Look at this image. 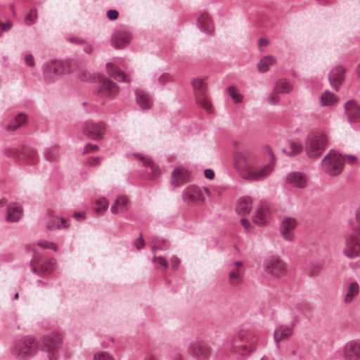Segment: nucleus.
Returning <instances> with one entry per match:
<instances>
[{"label":"nucleus","instance_id":"1","mask_svg":"<svg viewBox=\"0 0 360 360\" xmlns=\"http://www.w3.org/2000/svg\"><path fill=\"white\" fill-rule=\"evenodd\" d=\"M264 273L274 279H280L288 274L287 263L278 255L266 257L263 262Z\"/></svg>","mask_w":360,"mask_h":360},{"label":"nucleus","instance_id":"2","mask_svg":"<svg viewBox=\"0 0 360 360\" xmlns=\"http://www.w3.org/2000/svg\"><path fill=\"white\" fill-rule=\"evenodd\" d=\"M265 151L270 157L269 162L264 165H249V181H263L273 172L276 162V157L270 147H266Z\"/></svg>","mask_w":360,"mask_h":360},{"label":"nucleus","instance_id":"3","mask_svg":"<svg viewBox=\"0 0 360 360\" xmlns=\"http://www.w3.org/2000/svg\"><path fill=\"white\" fill-rule=\"evenodd\" d=\"M327 137L322 131L315 132L307 138L305 142V150L309 158H319L326 148Z\"/></svg>","mask_w":360,"mask_h":360},{"label":"nucleus","instance_id":"4","mask_svg":"<svg viewBox=\"0 0 360 360\" xmlns=\"http://www.w3.org/2000/svg\"><path fill=\"white\" fill-rule=\"evenodd\" d=\"M39 348V342L32 337H27L15 345L12 353L20 359H27L33 356Z\"/></svg>","mask_w":360,"mask_h":360},{"label":"nucleus","instance_id":"5","mask_svg":"<svg viewBox=\"0 0 360 360\" xmlns=\"http://www.w3.org/2000/svg\"><path fill=\"white\" fill-rule=\"evenodd\" d=\"M344 158L337 152H329L322 160L323 171L330 176H337L343 169Z\"/></svg>","mask_w":360,"mask_h":360},{"label":"nucleus","instance_id":"6","mask_svg":"<svg viewBox=\"0 0 360 360\" xmlns=\"http://www.w3.org/2000/svg\"><path fill=\"white\" fill-rule=\"evenodd\" d=\"M197 104L203 108L207 112L212 113V106L207 96V85L202 79H194L192 82Z\"/></svg>","mask_w":360,"mask_h":360},{"label":"nucleus","instance_id":"7","mask_svg":"<svg viewBox=\"0 0 360 360\" xmlns=\"http://www.w3.org/2000/svg\"><path fill=\"white\" fill-rule=\"evenodd\" d=\"M187 352L198 360H207L211 354V349L205 341L195 340L189 343Z\"/></svg>","mask_w":360,"mask_h":360},{"label":"nucleus","instance_id":"8","mask_svg":"<svg viewBox=\"0 0 360 360\" xmlns=\"http://www.w3.org/2000/svg\"><path fill=\"white\" fill-rule=\"evenodd\" d=\"M235 146L234 150V158L233 165L236 169L240 174V176L246 179L247 175V167H248V159L245 150H243L241 143L239 141H235L233 142Z\"/></svg>","mask_w":360,"mask_h":360},{"label":"nucleus","instance_id":"9","mask_svg":"<svg viewBox=\"0 0 360 360\" xmlns=\"http://www.w3.org/2000/svg\"><path fill=\"white\" fill-rule=\"evenodd\" d=\"M208 193L207 188H200L191 186L186 188L182 194L183 200L188 205L202 202L205 200V195Z\"/></svg>","mask_w":360,"mask_h":360},{"label":"nucleus","instance_id":"10","mask_svg":"<svg viewBox=\"0 0 360 360\" xmlns=\"http://www.w3.org/2000/svg\"><path fill=\"white\" fill-rule=\"evenodd\" d=\"M62 343L61 334L58 332H53L41 338V342H39V347L43 351L54 352L60 347Z\"/></svg>","mask_w":360,"mask_h":360},{"label":"nucleus","instance_id":"11","mask_svg":"<svg viewBox=\"0 0 360 360\" xmlns=\"http://www.w3.org/2000/svg\"><path fill=\"white\" fill-rule=\"evenodd\" d=\"M105 124L103 122H94L87 121L83 124L84 134L93 140H100L105 132Z\"/></svg>","mask_w":360,"mask_h":360},{"label":"nucleus","instance_id":"12","mask_svg":"<svg viewBox=\"0 0 360 360\" xmlns=\"http://www.w3.org/2000/svg\"><path fill=\"white\" fill-rule=\"evenodd\" d=\"M11 155L20 164L34 165L37 160L36 150L29 148L13 149Z\"/></svg>","mask_w":360,"mask_h":360},{"label":"nucleus","instance_id":"13","mask_svg":"<svg viewBox=\"0 0 360 360\" xmlns=\"http://www.w3.org/2000/svg\"><path fill=\"white\" fill-rule=\"evenodd\" d=\"M345 255L349 258H354L360 255V230L350 235L346 240Z\"/></svg>","mask_w":360,"mask_h":360},{"label":"nucleus","instance_id":"14","mask_svg":"<svg viewBox=\"0 0 360 360\" xmlns=\"http://www.w3.org/2000/svg\"><path fill=\"white\" fill-rule=\"evenodd\" d=\"M247 343V334L245 330L238 331L233 338L232 341V352L238 354L241 356H245L247 354L246 349Z\"/></svg>","mask_w":360,"mask_h":360},{"label":"nucleus","instance_id":"15","mask_svg":"<svg viewBox=\"0 0 360 360\" xmlns=\"http://www.w3.org/2000/svg\"><path fill=\"white\" fill-rule=\"evenodd\" d=\"M342 355L345 360H360V340L347 342L344 345Z\"/></svg>","mask_w":360,"mask_h":360},{"label":"nucleus","instance_id":"16","mask_svg":"<svg viewBox=\"0 0 360 360\" xmlns=\"http://www.w3.org/2000/svg\"><path fill=\"white\" fill-rule=\"evenodd\" d=\"M297 221L294 218H285L281 224V234L287 241L292 242L295 240L294 230L297 226Z\"/></svg>","mask_w":360,"mask_h":360},{"label":"nucleus","instance_id":"17","mask_svg":"<svg viewBox=\"0 0 360 360\" xmlns=\"http://www.w3.org/2000/svg\"><path fill=\"white\" fill-rule=\"evenodd\" d=\"M64 72L63 63L60 61H51L47 63L44 75L49 82H53Z\"/></svg>","mask_w":360,"mask_h":360},{"label":"nucleus","instance_id":"18","mask_svg":"<svg viewBox=\"0 0 360 360\" xmlns=\"http://www.w3.org/2000/svg\"><path fill=\"white\" fill-rule=\"evenodd\" d=\"M345 113L348 122H360V105L354 100H349L344 105Z\"/></svg>","mask_w":360,"mask_h":360},{"label":"nucleus","instance_id":"19","mask_svg":"<svg viewBox=\"0 0 360 360\" xmlns=\"http://www.w3.org/2000/svg\"><path fill=\"white\" fill-rule=\"evenodd\" d=\"M131 35L124 30H115L111 38V44L116 49H121L129 43Z\"/></svg>","mask_w":360,"mask_h":360},{"label":"nucleus","instance_id":"20","mask_svg":"<svg viewBox=\"0 0 360 360\" xmlns=\"http://www.w3.org/2000/svg\"><path fill=\"white\" fill-rule=\"evenodd\" d=\"M119 92V87L117 84L110 79H103L101 86L98 91L102 96L108 98L115 97Z\"/></svg>","mask_w":360,"mask_h":360},{"label":"nucleus","instance_id":"21","mask_svg":"<svg viewBox=\"0 0 360 360\" xmlns=\"http://www.w3.org/2000/svg\"><path fill=\"white\" fill-rule=\"evenodd\" d=\"M345 68L342 66L334 67L329 73V81L334 89H338L342 83L345 77Z\"/></svg>","mask_w":360,"mask_h":360},{"label":"nucleus","instance_id":"22","mask_svg":"<svg viewBox=\"0 0 360 360\" xmlns=\"http://www.w3.org/2000/svg\"><path fill=\"white\" fill-rule=\"evenodd\" d=\"M292 327L290 326L281 325L278 326L274 333V339L277 345L289 339L292 335Z\"/></svg>","mask_w":360,"mask_h":360},{"label":"nucleus","instance_id":"23","mask_svg":"<svg viewBox=\"0 0 360 360\" xmlns=\"http://www.w3.org/2000/svg\"><path fill=\"white\" fill-rule=\"evenodd\" d=\"M248 211V199L246 197L240 198L236 203V212L242 217L240 222L245 229H248V219L245 218Z\"/></svg>","mask_w":360,"mask_h":360},{"label":"nucleus","instance_id":"24","mask_svg":"<svg viewBox=\"0 0 360 360\" xmlns=\"http://www.w3.org/2000/svg\"><path fill=\"white\" fill-rule=\"evenodd\" d=\"M188 181V172L184 168H176L172 174V184L179 186Z\"/></svg>","mask_w":360,"mask_h":360},{"label":"nucleus","instance_id":"25","mask_svg":"<svg viewBox=\"0 0 360 360\" xmlns=\"http://www.w3.org/2000/svg\"><path fill=\"white\" fill-rule=\"evenodd\" d=\"M106 68L108 75L118 82H128L130 81L129 76L124 74L113 63H107Z\"/></svg>","mask_w":360,"mask_h":360},{"label":"nucleus","instance_id":"26","mask_svg":"<svg viewBox=\"0 0 360 360\" xmlns=\"http://www.w3.org/2000/svg\"><path fill=\"white\" fill-rule=\"evenodd\" d=\"M23 210L20 205L11 203L7 207L6 219L9 222H16L22 216Z\"/></svg>","mask_w":360,"mask_h":360},{"label":"nucleus","instance_id":"27","mask_svg":"<svg viewBox=\"0 0 360 360\" xmlns=\"http://www.w3.org/2000/svg\"><path fill=\"white\" fill-rule=\"evenodd\" d=\"M129 208V201L127 196H118L111 207V212L112 214H119L126 212Z\"/></svg>","mask_w":360,"mask_h":360},{"label":"nucleus","instance_id":"28","mask_svg":"<svg viewBox=\"0 0 360 360\" xmlns=\"http://www.w3.org/2000/svg\"><path fill=\"white\" fill-rule=\"evenodd\" d=\"M198 26L202 32L207 34L212 33L214 30L210 16L205 12L201 13L198 18Z\"/></svg>","mask_w":360,"mask_h":360},{"label":"nucleus","instance_id":"29","mask_svg":"<svg viewBox=\"0 0 360 360\" xmlns=\"http://www.w3.org/2000/svg\"><path fill=\"white\" fill-rule=\"evenodd\" d=\"M136 98L137 103L143 110H148L152 105L151 97L143 90H136Z\"/></svg>","mask_w":360,"mask_h":360},{"label":"nucleus","instance_id":"30","mask_svg":"<svg viewBox=\"0 0 360 360\" xmlns=\"http://www.w3.org/2000/svg\"><path fill=\"white\" fill-rule=\"evenodd\" d=\"M234 264L236 266L235 269L229 273V283L233 286H238L241 283L243 271L239 268L242 265L240 262H236Z\"/></svg>","mask_w":360,"mask_h":360},{"label":"nucleus","instance_id":"31","mask_svg":"<svg viewBox=\"0 0 360 360\" xmlns=\"http://www.w3.org/2000/svg\"><path fill=\"white\" fill-rule=\"evenodd\" d=\"M277 63V58L271 55L262 57L257 63V68L260 72H266L270 68Z\"/></svg>","mask_w":360,"mask_h":360},{"label":"nucleus","instance_id":"32","mask_svg":"<svg viewBox=\"0 0 360 360\" xmlns=\"http://www.w3.org/2000/svg\"><path fill=\"white\" fill-rule=\"evenodd\" d=\"M287 181L288 183L299 188H303L307 184L306 176L300 172L290 173L287 176Z\"/></svg>","mask_w":360,"mask_h":360},{"label":"nucleus","instance_id":"33","mask_svg":"<svg viewBox=\"0 0 360 360\" xmlns=\"http://www.w3.org/2000/svg\"><path fill=\"white\" fill-rule=\"evenodd\" d=\"M359 285L356 282H351L348 284L344 301L347 304H349L353 302L354 298L359 295Z\"/></svg>","mask_w":360,"mask_h":360},{"label":"nucleus","instance_id":"34","mask_svg":"<svg viewBox=\"0 0 360 360\" xmlns=\"http://www.w3.org/2000/svg\"><path fill=\"white\" fill-rule=\"evenodd\" d=\"M70 224L66 222L65 219L58 217H51L46 223V228L49 230L60 229L61 228L68 229Z\"/></svg>","mask_w":360,"mask_h":360},{"label":"nucleus","instance_id":"35","mask_svg":"<svg viewBox=\"0 0 360 360\" xmlns=\"http://www.w3.org/2000/svg\"><path fill=\"white\" fill-rule=\"evenodd\" d=\"M293 88L292 84L285 79H278L275 84V93L278 94H289L292 91Z\"/></svg>","mask_w":360,"mask_h":360},{"label":"nucleus","instance_id":"36","mask_svg":"<svg viewBox=\"0 0 360 360\" xmlns=\"http://www.w3.org/2000/svg\"><path fill=\"white\" fill-rule=\"evenodd\" d=\"M267 213L268 209L266 205H262L258 207L255 214L252 217L253 222L258 225L264 224L266 222Z\"/></svg>","mask_w":360,"mask_h":360},{"label":"nucleus","instance_id":"37","mask_svg":"<svg viewBox=\"0 0 360 360\" xmlns=\"http://www.w3.org/2000/svg\"><path fill=\"white\" fill-rule=\"evenodd\" d=\"M338 101V97L333 93L326 91L320 98V101L323 106H330L335 104Z\"/></svg>","mask_w":360,"mask_h":360},{"label":"nucleus","instance_id":"38","mask_svg":"<svg viewBox=\"0 0 360 360\" xmlns=\"http://www.w3.org/2000/svg\"><path fill=\"white\" fill-rule=\"evenodd\" d=\"M302 145L297 141H291L288 148L283 150V153L289 156H294L300 154L302 151Z\"/></svg>","mask_w":360,"mask_h":360},{"label":"nucleus","instance_id":"39","mask_svg":"<svg viewBox=\"0 0 360 360\" xmlns=\"http://www.w3.org/2000/svg\"><path fill=\"white\" fill-rule=\"evenodd\" d=\"M134 155L140 159L143 162L144 165L151 167L153 178H157L159 176V169L158 168V167L155 165V164L149 158L144 156L140 153L134 154Z\"/></svg>","mask_w":360,"mask_h":360},{"label":"nucleus","instance_id":"40","mask_svg":"<svg viewBox=\"0 0 360 360\" xmlns=\"http://www.w3.org/2000/svg\"><path fill=\"white\" fill-rule=\"evenodd\" d=\"M26 121V117L24 114H18L7 126L8 130H15L22 127Z\"/></svg>","mask_w":360,"mask_h":360},{"label":"nucleus","instance_id":"41","mask_svg":"<svg viewBox=\"0 0 360 360\" xmlns=\"http://www.w3.org/2000/svg\"><path fill=\"white\" fill-rule=\"evenodd\" d=\"M59 155V148L56 145H51L44 150V157L47 160H54Z\"/></svg>","mask_w":360,"mask_h":360},{"label":"nucleus","instance_id":"42","mask_svg":"<svg viewBox=\"0 0 360 360\" xmlns=\"http://www.w3.org/2000/svg\"><path fill=\"white\" fill-rule=\"evenodd\" d=\"M39 265V271L41 273L49 274L55 269L56 262L54 259H50L42 264Z\"/></svg>","mask_w":360,"mask_h":360},{"label":"nucleus","instance_id":"43","mask_svg":"<svg viewBox=\"0 0 360 360\" xmlns=\"http://www.w3.org/2000/svg\"><path fill=\"white\" fill-rule=\"evenodd\" d=\"M153 262L156 264V268L159 269L160 266H162V271H165L168 268V262L163 257L154 256Z\"/></svg>","mask_w":360,"mask_h":360},{"label":"nucleus","instance_id":"44","mask_svg":"<svg viewBox=\"0 0 360 360\" xmlns=\"http://www.w3.org/2000/svg\"><path fill=\"white\" fill-rule=\"evenodd\" d=\"M37 18V11L35 8L31 9L25 18V23L27 25H32L35 22Z\"/></svg>","mask_w":360,"mask_h":360},{"label":"nucleus","instance_id":"45","mask_svg":"<svg viewBox=\"0 0 360 360\" xmlns=\"http://www.w3.org/2000/svg\"><path fill=\"white\" fill-rule=\"evenodd\" d=\"M108 201L105 198H99L96 200V209L97 212L105 210L108 207Z\"/></svg>","mask_w":360,"mask_h":360},{"label":"nucleus","instance_id":"46","mask_svg":"<svg viewBox=\"0 0 360 360\" xmlns=\"http://www.w3.org/2000/svg\"><path fill=\"white\" fill-rule=\"evenodd\" d=\"M38 245H39V246H40L41 248H44V249H51L54 252L58 251V246L56 245V243H52V242H49L46 240H41V241L38 242Z\"/></svg>","mask_w":360,"mask_h":360},{"label":"nucleus","instance_id":"47","mask_svg":"<svg viewBox=\"0 0 360 360\" xmlns=\"http://www.w3.org/2000/svg\"><path fill=\"white\" fill-rule=\"evenodd\" d=\"M94 360H115V359L106 352H98L94 354Z\"/></svg>","mask_w":360,"mask_h":360},{"label":"nucleus","instance_id":"48","mask_svg":"<svg viewBox=\"0 0 360 360\" xmlns=\"http://www.w3.org/2000/svg\"><path fill=\"white\" fill-rule=\"evenodd\" d=\"M229 92L232 98L236 102L238 103L240 101V96L238 93V91L236 88L233 86H231L229 88Z\"/></svg>","mask_w":360,"mask_h":360},{"label":"nucleus","instance_id":"49","mask_svg":"<svg viewBox=\"0 0 360 360\" xmlns=\"http://www.w3.org/2000/svg\"><path fill=\"white\" fill-rule=\"evenodd\" d=\"M278 94V93H275V91L274 90V92L271 94L267 98L268 103L271 105H275L278 103L279 101Z\"/></svg>","mask_w":360,"mask_h":360},{"label":"nucleus","instance_id":"50","mask_svg":"<svg viewBox=\"0 0 360 360\" xmlns=\"http://www.w3.org/2000/svg\"><path fill=\"white\" fill-rule=\"evenodd\" d=\"M344 162H346L351 165H355L358 163V158L352 155L343 156Z\"/></svg>","mask_w":360,"mask_h":360},{"label":"nucleus","instance_id":"51","mask_svg":"<svg viewBox=\"0 0 360 360\" xmlns=\"http://www.w3.org/2000/svg\"><path fill=\"white\" fill-rule=\"evenodd\" d=\"M79 78L82 81H89L91 79V75L88 71L82 70L80 72Z\"/></svg>","mask_w":360,"mask_h":360},{"label":"nucleus","instance_id":"52","mask_svg":"<svg viewBox=\"0 0 360 360\" xmlns=\"http://www.w3.org/2000/svg\"><path fill=\"white\" fill-rule=\"evenodd\" d=\"M119 13L116 10H109L107 12V17L110 20H115L117 19Z\"/></svg>","mask_w":360,"mask_h":360},{"label":"nucleus","instance_id":"53","mask_svg":"<svg viewBox=\"0 0 360 360\" xmlns=\"http://www.w3.org/2000/svg\"><path fill=\"white\" fill-rule=\"evenodd\" d=\"M25 61L26 63V64L29 66H34V57L32 54H27L25 56Z\"/></svg>","mask_w":360,"mask_h":360},{"label":"nucleus","instance_id":"54","mask_svg":"<svg viewBox=\"0 0 360 360\" xmlns=\"http://www.w3.org/2000/svg\"><path fill=\"white\" fill-rule=\"evenodd\" d=\"M98 149V146L94 144H87L85 146V152L87 153H93L96 151Z\"/></svg>","mask_w":360,"mask_h":360},{"label":"nucleus","instance_id":"55","mask_svg":"<svg viewBox=\"0 0 360 360\" xmlns=\"http://www.w3.org/2000/svg\"><path fill=\"white\" fill-rule=\"evenodd\" d=\"M269 44V40L266 38H261L259 41V44H258V46H259V49H260V51H262V47L263 46H266Z\"/></svg>","mask_w":360,"mask_h":360},{"label":"nucleus","instance_id":"56","mask_svg":"<svg viewBox=\"0 0 360 360\" xmlns=\"http://www.w3.org/2000/svg\"><path fill=\"white\" fill-rule=\"evenodd\" d=\"M179 263H180V260L176 256H174L171 258V264H172V267L174 269H176L178 268Z\"/></svg>","mask_w":360,"mask_h":360},{"label":"nucleus","instance_id":"57","mask_svg":"<svg viewBox=\"0 0 360 360\" xmlns=\"http://www.w3.org/2000/svg\"><path fill=\"white\" fill-rule=\"evenodd\" d=\"M205 176L208 179H212L214 176V173L211 169H206L204 171Z\"/></svg>","mask_w":360,"mask_h":360},{"label":"nucleus","instance_id":"58","mask_svg":"<svg viewBox=\"0 0 360 360\" xmlns=\"http://www.w3.org/2000/svg\"><path fill=\"white\" fill-rule=\"evenodd\" d=\"M101 162V158L99 157L93 158L91 160H89V165L91 166H96L98 165Z\"/></svg>","mask_w":360,"mask_h":360},{"label":"nucleus","instance_id":"59","mask_svg":"<svg viewBox=\"0 0 360 360\" xmlns=\"http://www.w3.org/2000/svg\"><path fill=\"white\" fill-rule=\"evenodd\" d=\"M144 245L143 237L141 236L135 242V245L138 249H141Z\"/></svg>","mask_w":360,"mask_h":360},{"label":"nucleus","instance_id":"60","mask_svg":"<svg viewBox=\"0 0 360 360\" xmlns=\"http://www.w3.org/2000/svg\"><path fill=\"white\" fill-rule=\"evenodd\" d=\"M12 27V23L11 22H6L2 25V30L4 32L8 31Z\"/></svg>","mask_w":360,"mask_h":360},{"label":"nucleus","instance_id":"61","mask_svg":"<svg viewBox=\"0 0 360 360\" xmlns=\"http://www.w3.org/2000/svg\"><path fill=\"white\" fill-rule=\"evenodd\" d=\"M74 217L79 221L83 220L85 218V216L83 213L75 212L74 214Z\"/></svg>","mask_w":360,"mask_h":360},{"label":"nucleus","instance_id":"62","mask_svg":"<svg viewBox=\"0 0 360 360\" xmlns=\"http://www.w3.org/2000/svg\"><path fill=\"white\" fill-rule=\"evenodd\" d=\"M69 41L71 42V43H77V44H82V43L84 42L83 40L78 39H76V38H70L69 39Z\"/></svg>","mask_w":360,"mask_h":360},{"label":"nucleus","instance_id":"63","mask_svg":"<svg viewBox=\"0 0 360 360\" xmlns=\"http://www.w3.org/2000/svg\"><path fill=\"white\" fill-rule=\"evenodd\" d=\"M143 360H157L156 357L152 354L147 355Z\"/></svg>","mask_w":360,"mask_h":360},{"label":"nucleus","instance_id":"64","mask_svg":"<svg viewBox=\"0 0 360 360\" xmlns=\"http://www.w3.org/2000/svg\"><path fill=\"white\" fill-rule=\"evenodd\" d=\"M172 360H183V356L181 354H177L172 357Z\"/></svg>","mask_w":360,"mask_h":360}]
</instances>
